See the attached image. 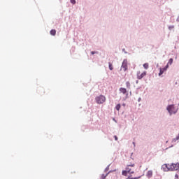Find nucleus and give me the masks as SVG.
Instances as JSON below:
<instances>
[{
	"label": "nucleus",
	"instance_id": "1",
	"mask_svg": "<svg viewBox=\"0 0 179 179\" xmlns=\"http://www.w3.org/2000/svg\"><path fill=\"white\" fill-rule=\"evenodd\" d=\"M134 173H135V164H131L126 166L125 170L122 171V174L127 177L128 174H134Z\"/></svg>",
	"mask_w": 179,
	"mask_h": 179
},
{
	"label": "nucleus",
	"instance_id": "2",
	"mask_svg": "<svg viewBox=\"0 0 179 179\" xmlns=\"http://www.w3.org/2000/svg\"><path fill=\"white\" fill-rule=\"evenodd\" d=\"M166 110L169 113L170 115H173V114H177L178 108L176 107L174 105H169L167 106Z\"/></svg>",
	"mask_w": 179,
	"mask_h": 179
},
{
	"label": "nucleus",
	"instance_id": "3",
	"mask_svg": "<svg viewBox=\"0 0 179 179\" xmlns=\"http://www.w3.org/2000/svg\"><path fill=\"white\" fill-rule=\"evenodd\" d=\"M97 104H103L106 102V96L104 95H99L95 98Z\"/></svg>",
	"mask_w": 179,
	"mask_h": 179
},
{
	"label": "nucleus",
	"instance_id": "4",
	"mask_svg": "<svg viewBox=\"0 0 179 179\" xmlns=\"http://www.w3.org/2000/svg\"><path fill=\"white\" fill-rule=\"evenodd\" d=\"M179 169V164H169L170 171H177Z\"/></svg>",
	"mask_w": 179,
	"mask_h": 179
},
{
	"label": "nucleus",
	"instance_id": "5",
	"mask_svg": "<svg viewBox=\"0 0 179 179\" xmlns=\"http://www.w3.org/2000/svg\"><path fill=\"white\" fill-rule=\"evenodd\" d=\"M148 72L144 71L143 73H141V71L137 72V79H143V78H145V76L147 75Z\"/></svg>",
	"mask_w": 179,
	"mask_h": 179
},
{
	"label": "nucleus",
	"instance_id": "6",
	"mask_svg": "<svg viewBox=\"0 0 179 179\" xmlns=\"http://www.w3.org/2000/svg\"><path fill=\"white\" fill-rule=\"evenodd\" d=\"M122 68H123L124 71H127L128 69V61L124 59L122 64Z\"/></svg>",
	"mask_w": 179,
	"mask_h": 179
},
{
	"label": "nucleus",
	"instance_id": "7",
	"mask_svg": "<svg viewBox=\"0 0 179 179\" xmlns=\"http://www.w3.org/2000/svg\"><path fill=\"white\" fill-rule=\"evenodd\" d=\"M162 169L164 171H170V164H164L162 165Z\"/></svg>",
	"mask_w": 179,
	"mask_h": 179
},
{
	"label": "nucleus",
	"instance_id": "8",
	"mask_svg": "<svg viewBox=\"0 0 179 179\" xmlns=\"http://www.w3.org/2000/svg\"><path fill=\"white\" fill-rule=\"evenodd\" d=\"M152 176H153V171H148V173H147V177L148 178H151Z\"/></svg>",
	"mask_w": 179,
	"mask_h": 179
},
{
	"label": "nucleus",
	"instance_id": "9",
	"mask_svg": "<svg viewBox=\"0 0 179 179\" xmlns=\"http://www.w3.org/2000/svg\"><path fill=\"white\" fill-rule=\"evenodd\" d=\"M120 92L121 93H122L123 94H127V89L121 87V88H120Z\"/></svg>",
	"mask_w": 179,
	"mask_h": 179
},
{
	"label": "nucleus",
	"instance_id": "10",
	"mask_svg": "<svg viewBox=\"0 0 179 179\" xmlns=\"http://www.w3.org/2000/svg\"><path fill=\"white\" fill-rule=\"evenodd\" d=\"M50 34L51 36H55V34H57V31L55 29H52L50 31Z\"/></svg>",
	"mask_w": 179,
	"mask_h": 179
},
{
	"label": "nucleus",
	"instance_id": "11",
	"mask_svg": "<svg viewBox=\"0 0 179 179\" xmlns=\"http://www.w3.org/2000/svg\"><path fill=\"white\" fill-rule=\"evenodd\" d=\"M163 73H164V71H163V69L162 68H160L159 69V76H162V75H163Z\"/></svg>",
	"mask_w": 179,
	"mask_h": 179
},
{
	"label": "nucleus",
	"instance_id": "12",
	"mask_svg": "<svg viewBox=\"0 0 179 179\" xmlns=\"http://www.w3.org/2000/svg\"><path fill=\"white\" fill-rule=\"evenodd\" d=\"M121 108V104L118 103L116 106H115V109L117 110V111H120V109Z\"/></svg>",
	"mask_w": 179,
	"mask_h": 179
},
{
	"label": "nucleus",
	"instance_id": "13",
	"mask_svg": "<svg viewBox=\"0 0 179 179\" xmlns=\"http://www.w3.org/2000/svg\"><path fill=\"white\" fill-rule=\"evenodd\" d=\"M143 68H144L145 69H148V68H149V64H148V63L144 64H143Z\"/></svg>",
	"mask_w": 179,
	"mask_h": 179
},
{
	"label": "nucleus",
	"instance_id": "14",
	"mask_svg": "<svg viewBox=\"0 0 179 179\" xmlns=\"http://www.w3.org/2000/svg\"><path fill=\"white\" fill-rule=\"evenodd\" d=\"M108 66H109L110 71H113V64L111 62L108 63Z\"/></svg>",
	"mask_w": 179,
	"mask_h": 179
},
{
	"label": "nucleus",
	"instance_id": "15",
	"mask_svg": "<svg viewBox=\"0 0 179 179\" xmlns=\"http://www.w3.org/2000/svg\"><path fill=\"white\" fill-rule=\"evenodd\" d=\"M173 58H171L170 59H169V62H168V64H167V65L169 66V65H171L172 64H173Z\"/></svg>",
	"mask_w": 179,
	"mask_h": 179
},
{
	"label": "nucleus",
	"instance_id": "16",
	"mask_svg": "<svg viewBox=\"0 0 179 179\" xmlns=\"http://www.w3.org/2000/svg\"><path fill=\"white\" fill-rule=\"evenodd\" d=\"M126 86H127V87H128V89H129L131 87V83H129V81H127L126 83Z\"/></svg>",
	"mask_w": 179,
	"mask_h": 179
},
{
	"label": "nucleus",
	"instance_id": "17",
	"mask_svg": "<svg viewBox=\"0 0 179 179\" xmlns=\"http://www.w3.org/2000/svg\"><path fill=\"white\" fill-rule=\"evenodd\" d=\"M107 176H108V174H102L101 176V179H106V178L107 177Z\"/></svg>",
	"mask_w": 179,
	"mask_h": 179
},
{
	"label": "nucleus",
	"instance_id": "18",
	"mask_svg": "<svg viewBox=\"0 0 179 179\" xmlns=\"http://www.w3.org/2000/svg\"><path fill=\"white\" fill-rule=\"evenodd\" d=\"M169 69V64H167L164 68L162 69V71L164 72L165 71H167Z\"/></svg>",
	"mask_w": 179,
	"mask_h": 179
},
{
	"label": "nucleus",
	"instance_id": "19",
	"mask_svg": "<svg viewBox=\"0 0 179 179\" xmlns=\"http://www.w3.org/2000/svg\"><path fill=\"white\" fill-rule=\"evenodd\" d=\"M139 178H141V176L136 177V178H131V176H129L127 179H139Z\"/></svg>",
	"mask_w": 179,
	"mask_h": 179
},
{
	"label": "nucleus",
	"instance_id": "20",
	"mask_svg": "<svg viewBox=\"0 0 179 179\" xmlns=\"http://www.w3.org/2000/svg\"><path fill=\"white\" fill-rule=\"evenodd\" d=\"M70 1L73 3V5H75V3H76V0H70Z\"/></svg>",
	"mask_w": 179,
	"mask_h": 179
},
{
	"label": "nucleus",
	"instance_id": "21",
	"mask_svg": "<svg viewBox=\"0 0 179 179\" xmlns=\"http://www.w3.org/2000/svg\"><path fill=\"white\" fill-rule=\"evenodd\" d=\"M92 55H94V54H97V52L92 51L91 52Z\"/></svg>",
	"mask_w": 179,
	"mask_h": 179
},
{
	"label": "nucleus",
	"instance_id": "22",
	"mask_svg": "<svg viewBox=\"0 0 179 179\" xmlns=\"http://www.w3.org/2000/svg\"><path fill=\"white\" fill-rule=\"evenodd\" d=\"M114 138H115V141H118V137H117V136H115Z\"/></svg>",
	"mask_w": 179,
	"mask_h": 179
},
{
	"label": "nucleus",
	"instance_id": "23",
	"mask_svg": "<svg viewBox=\"0 0 179 179\" xmlns=\"http://www.w3.org/2000/svg\"><path fill=\"white\" fill-rule=\"evenodd\" d=\"M175 177H176V178L178 179V175L176 174V175L175 176Z\"/></svg>",
	"mask_w": 179,
	"mask_h": 179
}]
</instances>
